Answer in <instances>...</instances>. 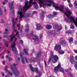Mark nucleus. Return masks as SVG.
Here are the masks:
<instances>
[{"label":"nucleus","instance_id":"1","mask_svg":"<svg viewBox=\"0 0 77 77\" xmlns=\"http://www.w3.org/2000/svg\"><path fill=\"white\" fill-rule=\"evenodd\" d=\"M33 0H30L29 3V5H28V1H26L25 5L24 7L23 8L21 7V6H19V11L17 12V15L20 14V17H19V20H21L22 18H25V11H27L28 8H29L31 6V4H33L34 6V8L36 9H38V5L37 4V3L35 2H32Z\"/></svg>","mask_w":77,"mask_h":77},{"label":"nucleus","instance_id":"2","mask_svg":"<svg viewBox=\"0 0 77 77\" xmlns=\"http://www.w3.org/2000/svg\"><path fill=\"white\" fill-rule=\"evenodd\" d=\"M12 21L13 23V26L14 28V32H15L16 34V35H14V34L12 33V35L10 36V38H11L10 41L11 42H12L13 38L15 39L14 42L11 43V47H12V50H17V48L15 47V42H16V41H17V36L18 33V31L15 29V22L14 21V18L12 19Z\"/></svg>","mask_w":77,"mask_h":77},{"label":"nucleus","instance_id":"3","mask_svg":"<svg viewBox=\"0 0 77 77\" xmlns=\"http://www.w3.org/2000/svg\"><path fill=\"white\" fill-rule=\"evenodd\" d=\"M66 12H67V13L69 15H68ZM63 13H64L65 15L67 17L64 19L65 21H66V22L70 21L71 23H74L75 26H77V17L75 18V20H74V18L72 17H71V18L69 16L72 14V12L70 10H68L66 12H64V11Z\"/></svg>","mask_w":77,"mask_h":77},{"label":"nucleus","instance_id":"4","mask_svg":"<svg viewBox=\"0 0 77 77\" xmlns=\"http://www.w3.org/2000/svg\"><path fill=\"white\" fill-rule=\"evenodd\" d=\"M39 2V4L40 7L41 8L43 6V8H45V6H49L50 7L51 6V4H54V2L51 1V0H38Z\"/></svg>","mask_w":77,"mask_h":77},{"label":"nucleus","instance_id":"5","mask_svg":"<svg viewBox=\"0 0 77 77\" xmlns=\"http://www.w3.org/2000/svg\"><path fill=\"white\" fill-rule=\"evenodd\" d=\"M50 53L51 55L49 57V62H51V60L53 59V60L52 61L53 63H55L57 62V61L59 60V57H58V56L56 55H54L53 52L52 51H51Z\"/></svg>","mask_w":77,"mask_h":77},{"label":"nucleus","instance_id":"6","mask_svg":"<svg viewBox=\"0 0 77 77\" xmlns=\"http://www.w3.org/2000/svg\"><path fill=\"white\" fill-rule=\"evenodd\" d=\"M16 65H17L15 64H14L13 65H11L10 66L15 76L16 77H18L19 76V72L18 70V69L16 67Z\"/></svg>","mask_w":77,"mask_h":77},{"label":"nucleus","instance_id":"7","mask_svg":"<svg viewBox=\"0 0 77 77\" xmlns=\"http://www.w3.org/2000/svg\"><path fill=\"white\" fill-rule=\"evenodd\" d=\"M33 32L32 31V33L30 34L31 36L29 37L30 39L34 40V41H38L39 38L38 36L35 34H33Z\"/></svg>","mask_w":77,"mask_h":77},{"label":"nucleus","instance_id":"8","mask_svg":"<svg viewBox=\"0 0 77 77\" xmlns=\"http://www.w3.org/2000/svg\"><path fill=\"white\" fill-rule=\"evenodd\" d=\"M53 26L54 27H55V29H56L57 28V32H60V30L62 29V26L61 25H60L58 26L57 24H55L54 23H53Z\"/></svg>","mask_w":77,"mask_h":77},{"label":"nucleus","instance_id":"9","mask_svg":"<svg viewBox=\"0 0 77 77\" xmlns=\"http://www.w3.org/2000/svg\"><path fill=\"white\" fill-rule=\"evenodd\" d=\"M14 2L13 1L11 4V3H9V7L10 8V10L11 11H12V12L13 14L14 15V7H13V5H14Z\"/></svg>","mask_w":77,"mask_h":77},{"label":"nucleus","instance_id":"10","mask_svg":"<svg viewBox=\"0 0 77 77\" xmlns=\"http://www.w3.org/2000/svg\"><path fill=\"white\" fill-rule=\"evenodd\" d=\"M54 6L56 9V10H58L59 9L60 11L64 12V10H63V6H61L59 8V6H57L56 5H54Z\"/></svg>","mask_w":77,"mask_h":77},{"label":"nucleus","instance_id":"11","mask_svg":"<svg viewBox=\"0 0 77 77\" xmlns=\"http://www.w3.org/2000/svg\"><path fill=\"white\" fill-rule=\"evenodd\" d=\"M63 38H62L61 41L60 42V43L61 45H62L63 47H65L68 45V43L66 42V41L64 40H62Z\"/></svg>","mask_w":77,"mask_h":77},{"label":"nucleus","instance_id":"12","mask_svg":"<svg viewBox=\"0 0 77 77\" xmlns=\"http://www.w3.org/2000/svg\"><path fill=\"white\" fill-rule=\"evenodd\" d=\"M29 66L30 69L32 71V72H33V71H35L36 73H37V74L38 73V69L36 67L35 68H33L31 64H30L29 65Z\"/></svg>","mask_w":77,"mask_h":77},{"label":"nucleus","instance_id":"13","mask_svg":"<svg viewBox=\"0 0 77 77\" xmlns=\"http://www.w3.org/2000/svg\"><path fill=\"white\" fill-rule=\"evenodd\" d=\"M62 49V48L61 47V45H56L54 47V50L56 51H60Z\"/></svg>","mask_w":77,"mask_h":77},{"label":"nucleus","instance_id":"14","mask_svg":"<svg viewBox=\"0 0 77 77\" xmlns=\"http://www.w3.org/2000/svg\"><path fill=\"white\" fill-rule=\"evenodd\" d=\"M61 67V65L60 64H58L57 66L56 67L54 68V72H57L58 70L59 69V68H60Z\"/></svg>","mask_w":77,"mask_h":77},{"label":"nucleus","instance_id":"15","mask_svg":"<svg viewBox=\"0 0 77 77\" xmlns=\"http://www.w3.org/2000/svg\"><path fill=\"white\" fill-rule=\"evenodd\" d=\"M8 66H6L5 67V69L10 75H12V73L11 72V71L8 70Z\"/></svg>","mask_w":77,"mask_h":77},{"label":"nucleus","instance_id":"16","mask_svg":"<svg viewBox=\"0 0 77 77\" xmlns=\"http://www.w3.org/2000/svg\"><path fill=\"white\" fill-rule=\"evenodd\" d=\"M36 26V29L37 30H41V29H42V26H41L40 24H37Z\"/></svg>","mask_w":77,"mask_h":77},{"label":"nucleus","instance_id":"17","mask_svg":"<svg viewBox=\"0 0 77 77\" xmlns=\"http://www.w3.org/2000/svg\"><path fill=\"white\" fill-rule=\"evenodd\" d=\"M74 57L72 55H71L70 61L72 64H73V63H75V61L74 60Z\"/></svg>","mask_w":77,"mask_h":77},{"label":"nucleus","instance_id":"18","mask_svg":"<svg viewBox=\"0 0 77 77\" xmlns=\"http://www.w3.org/2000/svg\"><path fill=\"white\" fill-rule=\"evenodd\" d=\"M20 56L21 57V59H22V63H23V64H24L25 62H24V57H23V55H22V54H21V52H20Z\"/></svg>","mask_w":77,"mask_h":77},{"label":"nucleus","instance_id":"19","mask_svg":"<svg viewBox=\"0 0 77 77\" xmlns=\"http://www.w3.org/2000/svg\"><path fill=\"white\" fill-rule=\"evenodd\" d=\"M44 14H45V12H44V11H42L41 14V20H43V19L44 18Z\"/></svg>","mask_w":77,"mask_h":77},{"label":"nucleus","instance_id":"20","mask_svg":"<svg viewBox=\"0 0 77 77\" xmlns=\"http://www.w3.org/2000/svg\"><path fill=\"white\" fill-rule=\"evenodd\" d=\"M52 28V26H51L50 25H47L46 26V28L47 29H48V30H50Z\"/></svg>","mask_w":77,"mask_h":77},{"label":"nucleus","instance_id":"21","mask_svg":"<svg viewBox=\"0 0 77 77\" xmlns=\"http://www.w3.org/2000/svg\"><path fill=\"white\" fill-rule=\"evenodd\" d=\"M26 29L25 30V31L26 32H29V25L26 24Z\"/></svg>","mask_w":77,"mask_h":77},{"label":"nucleus","instance_id":"22","mask_svg":"<svg viewBox=\"0 0 77 77\" xmlns=\"http://www.w3.org/2000/svg\"><path fill=\"white\" fill-rule=\"evenodd\" d=\"M27 51H28V50L27 49H24L23 50V52L25 53V54H26V55H28V56H29V54L27 52Z\"/></svg>","mask_w":77,"mask_h":77},{"label":"nucleus","instance_id":"23","mask_svg":"<svg viewBox=\"0 0 77 77\" xmlns=\"http://www.w3.org/2000/svg\"><path fill=\"white\" fill-rule=\"evenodd\" d=\"M58 53L60 54H64L65 52L64 51H62L61 49L60 51H58Z\"/></svg>","mask_w":77,"mask_h":77},{"label":"nucleus","instance_id":"24","mask_svg":"<svg viewBox=\"0 0 77 77\" xmlns=\"http://www.w3.org/2000/svg\"><path fill=\"white\" fill-rule=\"evenodd\" d=\"M69 42L70 44H71L73 42V38H70L69 39Z\"/></svg>","mask_w":77,"mask_h":77},{"label":"nucleus","instance_id":"25","mask_svg":"<svg viewBox=\"0 0 77 77\" xmlns=\"http://www.w3.org/2000/svg\"><path fill=\"white\" fill-rule=\"evenodd\" d=\"M8 30L7 28H6L5 30V32L3 33L4 35H6V34H8Z\"/></svg>","mask_w":77,"mask_h":77},{"label":"nucleus","instance_id":"26","mask_svg":"<svg viewBox=\"0 0 77 77\" xmlns=\"http://www.w3.org/2000/svg\"><path fill=\"white\" fill-rule=\"evenodd\" d=\"M48 18H54V16L53 15V14H51L48 15L47 16Z\"/></svg>","mask_w":77,"mask_h":77},{"label":"nucleus","instance_id":"27","mask_svg":"<svg viewBox=\"0 0 77 77\" xmlns=\"http://www.w3.org/2000/svg\"><path fill=\"white\" fill-rule=\"evenodd\" d=\"M41 52H39L37 55V57H41Z\"/></svg>","mask_w":77,"mask_h":77},{"label":"nucleus","instance_id":"28","mask_svg":"<svg viewBox=\"0 0 77 77\" xmlns=\"http://www.w3.org/2000/svg\"><path fill=\"white\" fill-rule=\"evenodd\" d=\"M75 59L77 61V56H76L75 57ZM75 67L76 69H77V64H76L75 65Z\"/></svg>","mask_w":77,"mask_h":77},{"label":"nucleus","instance_id":"29","mask_svg":"<svg viewBox=\"0 0 77 77\" xmlns=\"http://www.w3.org/2000/svg\"><path fill=\"white\" fill-rule=\"evenodd\" d=\"M57 13L56 12H54L53 13V14H52L54 16V17L55 16H56V15H57Z\"/></svg>","mask_w":77,"mask_h":77},{"label":"nucleus","instance_id":"30","mask_svg":"<svg viewBox=\"0 0 77 77\" xmlns=\"http://www.w3.org/2000/svg\"><path fill=\"white\" fill-rule=\"evenodd\" d=\"M70 28L72 29H74V26L72 25V24H71Z\"/></svg>","mask_w":77,"mask_h":77},{"label":"nucleus","instance_id":"31","mask_svg":"<svg viewBox=\"0 0 77 77\" xmlns=\"http://www.w3.org/2000/svg\"><path fill=\"white\" fill-rule=\"evenodd\" d=\"M75 3V7H77V2L76 1H75L74 2Z\"/></svg>","mask_w":77,"mask_h":77},{"label":"nucleus","instance_id":"32","mask_svg":"<svg viewBox=\"0 0 77 77\" xmlns=\"http://www.w3.org/2000/svg\"><path fill=\"white\" fill-rule=\"evenodd\" d=\"M0 15H2V11L0 7Z\"/></svg>","mask_w":77,"mask_h":77},{"label":"nucleus","instance_id":"33","mask_svg":"<svg viewBox=\"0 0 77 77\" xmlns=\"http://www.w3.org/2000/svg\"><path fill=\"white\" fill-rule=\"evenodd\" d=\"M41 75V73H39V75L38 76H35V77H40Z\"/></svg>","mask_w":77,"mask_h":77},{"label":"nucleus","instance_id":"34","mask_svg":"<svg viewBox=\"0 0 77 77\" xmlns=\"http://www.w3.org/2000/svg\"><path fill=\"white\" fill-rule=\"evenodd\" d=\"M69 8H72V4H71V3H69Z\"/></svg>","mask_w":77,"mask_h":77},{"label":"nucleus","instance_id":"35","mask_svg":"<svg viewBox=\"0 0 77 77\" xmlns=\"http://www.w3.org/2000/svg\"><path fill=\"white\" fill-rule=\"evenodd\" d=\"M4 42L5 43V44H7V43H8V42L6 41L5 39L4 40Z\"/></svg>","mask_w":77,"mask_h":77},{"label":"nucleus","instance_id":"36","mask_svg":"<svg viewBox=\"0 0 77 77\" xmlns=\"http://www.w3.org/2000/svg\"><path fill=\"white\" fill-rule=\"evenodd\" d=\"M71 68H69V69H66L65 70V72H68L69 71V70H71Z\"/></svg>","mask_w":77,"mask_h":77},{"label":"nucleus","instance_id":"37","mask_svg":"<svg viewBox=\"0 0 77 77\" xmlns=\"http://www.w3.org/2000/svg\"><path fill=\"white\" fill-rule=\"evenodd\" d=\"M20 43L21 44H23V41L22 40H20Z\"/></svg>","mask_w":77,"mask_h":77},{"label":"nucleus","instance_id":"38","mask_svg":"<svg viewBox=\"0 0 77 77\" xmlns=\"http://www.w3.org/2000/svg\"><path fill=\"white\" fill-rule=\"evenodd\" d=\"M3 38H8L9 37V35H5L3 36Z\"/></svg>","mask_w":77,"mask_h":77},{"label":"nucleus","instance_id":"39","mask_svg":"<svg viewBox=\"0 0 77 77\" xmlns=\"http://www.w3.org/2000/svg\"><path fill=\"white\" fill-rule=\"evenodd\" d=\"M65 9L66 10V12H67V11H68V10L69 9V8H68L66 7L65 8Z\"/></svg>","mask_w":77,"mask_h":77},{"label":"nucleus","instance_id":"40","mask_svg":"<svg viewBox=\"0 0 77 77\" xmlns=\"http://www.w3.org/2000/svg\"><path fill=\"white\" fill-rule=\"evenodd\" d=\"M60 72H64V71L63 70V69H60Z\"/></svg>","mask_w":77,"mask_h":77},{"label":"nucleus","instance_id":"41","mask_svg":"<svg viewBox=\"0 0 77 77\" xmlns=\"http://www.w3.org/2000/svg\"><path fill=\"white\" fill-rule=\"evenodd\" d=\"M12 60V58H10V57H8V60L9 61H11Z\"/></svg>","mask_w":77,"mask_h":77},{"label":"nucleus","instance_id":"42","mask_svg":"<svg viewBox=\"0 0 77 77\" xmlns=\"http://www.w3.org/2000/svg\"><path fill=\"white\" fill-rule=\"evenodd\" d=\"M3 9H4L5 12H6V8L5 7H3Z\"/></svg>","mask_w":77,"mask_h":77},{"label":"nucleus","instance_id":"43","mask_svg":"<svg viewBox=\"0 0 77 77\" xmlns=\"http://www.w3.org/2000/svg\"><path fill=\"white\" fill-rule=\"evenodd\" d=\"M4 52H6V51L7 50V49H6V48L5 47V48H4Z\"/></svg>","mask_w":77,"mask_h":77},{"label":"nucleus","instance_id":"44","mask_svg":"<svg viewBox=\"0 0 77 77\" xmlns=\"http://www.w3.org/2000/svg\"><path fill=\"white\" fill-rule=\"evenodd\" d=\"M1 23H2V24H3V23H4V20H1Z\"/></svg>","mask_w":77,"mask_h":77},{"label":"nucleus","instance_id":"45","mask_svg":"<svg viewBox=\"0 0 77 77\" xmlns=\"http://www.w3.org/2000/svg\"><path fill=\"white\" fill-rule=\"evenodd\" d=\"M74 52H75V53H77V50H74Z\"/></svg>","mask_w":77,"mask_h":77},{"label":"nucleus","instance_id":"46","mask_svg":"<svg viewBox=\"0 0 77 77\" xmlns=\"http://www.w3.org/2000/svg\"><path fill=\"white\" fill-rule=\"evenodd\" d=\"M40 68H41L42 69H43V66L42 65H41L40 66Z\"/></svg>","mask_w":77,"mask_h":77},{"label":"nucleus","instance_id":"47","mask_svg":"<svg viewBox=\"0 0 77 77\" xmlns=\"http://www.w3.org/2000/svg\"><path fill=\"white\" fill-rule=\"evenodd\" d=\"M24 59L25 60V62H26V63H27L28 61H27V58H24Z\"/></svg>","mask_w":77,"mask_h":77},{"label":"nucleus","instance_id":"48","mask_svg":"<svg viewBox=\"0 0 77 77\" xmlns=\"http://www.w3.org/2000/svg\"><path fill=\"white\" fill-rule=\"evenodd\" d=\"M5 46L7 47V48H8L9 47V45H8V44H7L5 45Z\"/></svg>","mask_w":77,"mask_h":77},{"label":"nucleus","instance_id":"49","mask_svg":"<svg viewBox=\"0 0 77 77\" xmlns=\"http://www.w3.org/2000/svg\"><path fill=\"white\" fill-rule=\"evenodd\" d=\"M69 76H70V77H73L74 76H73V75H72V74H70V75H69Z\"/></svg>","mask_w":77,"mask_h":77},{"label":"nucleus","instance_id":"50","mask_svg":"<svg viewBox=\"0 0 77 77\" xmlns=\"http://www.w3.org/2000/svg\"><path fill=\"white\" fill-rule=\"evenodd\" d=\"M44 62H45V66H47V62L45 61L44 60Z\"/></svg>","mask_w":77,"mask_h":77},{"label":"nucleus","instance_id":"51","mask_svg":"<svg viewBox=\"0 0 77 77\" xmlns=\"http://www.w3.org/2000/svg\"><path fill=\"white\" fill-rule=\"evenodd\" d=\"M2 76H4V75H5V74H4V73L3 72H2Z\"/></svg>","mask_w":77,"mask_h":77},{"label":"nucleus","instance_id":"52","mask_svg":"<svg viewBox=\"0 0 77 77\" xmlns=\"http://www.w3.org/2000/svg\"><path fill=\"white\" fill-rule=\"evenodd\" d=\"M67 1L69 3H71L70 0H67Z\"/></svg>","mask_w":77,"mask_h":77},{"label":"nucleus","instance_id":"53","mask_svg":"<svg viewBox=\"0 0 77 77\" xmlns=\"http://www.w3.org/2000/svg\"><path fill=\"white\" fill-rule=\"evenodd\" d=\"M33 14H37V11H35L33 12Z\"/></svg>","mask_w":77,"mask_h":77},{"label":"nucleus","instance_id":"54","mask_svg":"<svg viewBox=\"0 0 77 77\" xmlns=\"http://www.w3.org/2000/svg\"><path fill=\"white\" fill-rule=\"evenodd\" d=\"M2 4L3 5H5V2H2Z\"/></svg>","mask_w":77,"mask_h":77},{"label":"nucleus","instance_id":"55","mask_svg":"<svg viewBox=\"0 0 77 77\" xmlns=\"http://www.w3.org/2000/svg\"><path fill=\"white\" fill-rule=\"evenodd\" d=\"M17 60H20V58H18L17 59Z\"/></svg>","mask_w":77,"mask_h":77},{"label":"nucleus","instance_id":"56","mask_svg":"<svg viewBox=\"0 0 77 77\" xmlns=\"http://www.w3.org/2000/svg\"><path fill=\"white\" fill-rule=\"evenodd\" d=\"M17 26L18 27H20V24L19 23L18 24V25L17 24Z\"/></svg>","mask_w":77,"mask_h":77},{"label":"nucleus","instance_id":"57","mask_svg":"<svg viewBox=\"0 0 77 77\" xmlns=\"http://www.w3.org/2000/svg\"><path fill=\"white\" fill-rule=\"evenodd\" d=\"M9 54H8V55H7L6 56V58H9Z\"/></svg>","mask_w":77,"mask_h":77},{"label":"nucleus","instance_id":"58","mask_svg":"<svg viewBox=\"0 0 77 77\" xmlns=\"http://www.w3.org/2000/svg\"><path fill=\"white\" fill-rule=\"evenodd\" d=\"M67 33H71V32H69H69H68V31L67 32Z\"/></svg>","mask_w":77,"mask_h":77},{"label":"nucleus","instance_id":"59","mask_svg":"<svg viewBox=\"0 0 77 77\" xmlns=\"http://www.w3.org/2000/svg\"><path fill=\"white\" fill-rule=\"evenodd\" d=\"M30 15V13H28L27 14V16H29V15Z\"/></svg>","mask_w":77,"mask_h":77},{"label":"nucleus","instance_id":"60","mask_svg":"<svg viewBox=\"0 0 77 77\" xmlns=\"http://www.w3.org/2000/svg\"><path fill=\"white\" fill-rule=\"evenodd\" d=\"M8 0H4V1L5 2H6V3H8Z\"/></svg>","mask_w":77,"mask_h":77},{"label":"nucleus","instance_id":"61","mask_svg":"<svg viewBox=\"0 0 77 77\" xmlns=\"http://www.w3.org/2000/svg\"><path fill=\"white\" fill-rule=\"evenodd\" d=\"M50 77H55V76H53V75H51L50 76Z\"/></svg>","mask_w":77,"mask_h":77},{"label":"nucleus","instance_id":"62","mask_svg":"<svg viewBox=\"0 0 77 77\" xmlns=\"http://www.w3.org/2000/svg\"><path fill=\"white\" fill-rule=\"evenodd\" d=\"M5 77H9V75H5Z\"/></svg>","mask_w":77,"mask_h":77},{"label":"nucleus","instance_id":"63","mask_svg":"<svg viewBox=\"0 0 77 77\" xmlns=\"http://www.w3.org/2000/svg\"><path fill=\"white\" fill-rule=\"evenodd\" d=\"M5 61H3V64H4V65H5Z\"/></svg>","mask_w":77,"mask_h":77},{"label":"nucleus","instance_id":"64","mask_svg":"<svg viewBox=\"0 0 77 77\" xmlns=\"http://www.w3.org/2000/svg\"><path fill=\"white\" fill-rule=\"evenodd\" d=\"M18 38L19 39H21V38H20V36L19 35L18 36Z\"/></svg>","mask_w":77,"mask_h":77}]
</instances>
